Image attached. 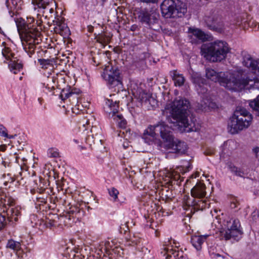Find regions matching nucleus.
I'll use <instances>...</instances> for the list:
<instances>
[{"label": "nucleus", "instance_id": "nucleus-38", "mask_svg": "<svg viewBox=\"0 0 259 259\" xmlns=\"http://www.w3.org/2000/svg\"><path fill=\"white\" fill-rule=\"evenodd\" d=\"M6 225L5 216L0 214V231L2 230Z\"/></svg>", "mask_w": 259, "mask_h": 259}, {"label": "nucleus", "instance_id": "nucleus-44", "mask_svg": "<svg viewBox=\"0 0 259 259\" xmlns=\"http://www.w3.org/2000/svg\"><path fill=\"white\" fill-rule=\"evenodd\" d=\"M105 39L106 38L102 35L99 36L98 40L100 41L101 42H105Z\"/></svg>", "mask_w": 259, "mask_h": 259}, {"label": "nucleus", "instance_id": "nucleus-21", "mask_svg": "<svg viewBox=\"0 0 259 259\" xmlns=\"http://www.w3.org/2000/svg\"><path fill=\"white\" fill-rule=\"evenodd\" d=\"M83 211L77 206H72L68 212V214L66 215V219L71 220L72 219L77 218L79 219L83 215Z\"/></svg>", "mask_w": 259, "mask_h": 259}, {"label": "nucleus", "instance_id": "nucleus-29", "mask_svg": "<svg viewBox=\"0 0 259 259\" xmlns=\"http://www.w3.org/2000/svg\"><path fill=\"white\" fill-rule=\"evenodd\" d=\"M6 247L17 251L21 249V243L20 242L16 241L13 239L8 240Z\"/></svg>", "mask_w": 259, "mask_h": 259}, {"label": "nucleus", "instance_id": "nucleus-26", "mask_svg": "<svg viewBox=\"0 0 259 259\" xmlns=\"http://www.w3.org/2000/svg\"><path fill=\"white\" fill-rule=\"evenodd\" d=\"M171 74L172 79L176 85L181 87L184 84L185 79L182 74H179L176 70L172 71Z\"/></svg>", "mask_w": 259, "mask_h": 259}, {"label": "nucleus", "instance_id": "nucleus-35", "mask_svg": "<svg viewBox=\"0 0 259 259\" xmlns=\"http://www.w3.org/2000/svg\"><path fill=\"white\" fill-rule=\"evenodd\" d=\"M48 155L50 157H58L59 155L58 151L54 148H50L48 151Z\"/></svg>", "mask_w": 259, "mask_h": 259}, {"label": "nucleus", "instance_id": "nucleus-13", "mask_svg": "<svg viewBox=\"0 0 259 259\" xmlns=\"http://www.w3.org/2000/svg\"><path fill=\"white\" fill-rule=\"evenodd\" d=\"M243 56V61L242 63L243 65L247 67L251 68L252 72H246L245 70H243L247 74H249L251 77L254 78L255 79L259 81V78L256 76H259V61L253 60L251 56L246 53H242ZM242 70V69H241ZM251 89H259L258 88H255L252 87L249 89H246V90H249Z\"/></svg>", "mask_w": 259, "mask_h": 259}, {"label": "nucleus", "instance_id": "nucleus-37", "mask_svg": "<svg viewBox=\"0 0 259 259\" xmlns=\"http://www.w3.org/2000/svg\"><path fill=\"white\" fill-rule=\"evenodd\" d=\"M137 248L139 251L143 252L144 254H147L150 252V250L148 248L145 246L141 247L140 244L137 247Z\"/></svg>", "mask_w": 259, "mask_h": 259}, {"label": "nucleus", "instance_id": "nucleus-27", "mask_svg": "<svg viewBox=\"0 0 259 259\" xmlns=\"http://www.w3.org/2000/svg\"><path fill=\"white\" fill-rule=\"evenodd\" d=\"M141 239L138 236L134 235L130 236L128 238H126L125 241V245L127 246H134L137 245V247L140 245Z\"/></svg>", "mask_w": 259, "mask_h": 259}, {"label": "nucleus", "instance_id": "nucleus-4", "mask_svg": "<svg viewBox=\"0 0 259 259\" xmlns=\"http://www.w3.org/2000/svg\"><path fill=\"white\" fill-rule=\"evenodd\" d=\"M32 18H27L26 22L24 20L16 22L18 32L21 40L24 50L31 57L34 54L35 46L39 43L38 31L31 28V23L34 22Z\"/></svg>", "mask_w": 259, "mask_h": 259}, {"label": "nucleus", "instance_id": "nucleus-51", "mask_svg": "<svg viewBox=\"0 0 259 259\" xmlns=\"http://www.w3.org/2000/svg\"><path fill=\"white\" fill-rule=\"evenodd\" d=\"M49 225H50V226H49L50 227L53 226V222H51V223H50L49 224Z\"/></svg>", "mask_w": 259, "mask_h": 259}, {"label": "nucleus", "instance_id": "nucleus-52", "mask_svg": "<svg viewBox=\"0 0 259 259\" xmlns=\"http://www.w3.org/2000/svg\"><path fill=\"white\" fill-rule=\"evenodd\" d=\"M177 177L175 178V179H178L180 177V176L179 175H176Z\"/></svg>", "mask_w": 259, "mask_h": 259}, {"label": "nucleus", "instance_id": "nucleus-19", "mask_svg": "<svg viewBox=\"0 0 259 259\" xmlns=\"http://www.w3.org/2000/svg\"><path fill=\"white\" fill-rule=\"evenodd\" d=\"M105 245L104 250L106 251V253H103L101 250H99L97 252V257H99L100 259H112V257L110 256L111 251L115 253H119V249H121L120 247L114 246L113 242H111V244L109 242L106 243Z\"/></svg>", "mask_w": 259, "mask_h": 259}, {"label": "nucleus", "instance_id": "nucleus-7", "mask_svg": "<svg viewBox=\"0 0 259 259\" xmlns=\"http://www.w3.org/2000/svg\"><path fill=\"white\" fill-rule=\"evenodd\" d=\"M202 51L204 56L210 57L213 62H220L226 58L230 48L226 42L217 40L204 46Z\"/></svg>", "mask_w": 259, "mask_h": 259}, {"label": "nucleus", "instance_id": "nucleus-17", "mask_svg": "<svg viewBox=\"0 0 259 259\" xmlns=\"http://www.w3.org/2000/svg\"><path fill=\"white\" fill-rule=\"evenodd\" d=\"M205 21L210 30L221 32L224 29L221 18L217 15L206 16Z\"/></svg>", "mask_w": 259, "mask_h": 259}, {"label": "nucleus", "instance_id": "nucleus-3", "mask_svg": "<svg viewBox=\"0 0 259 259\" xmlns=\"http://www.w3.org/2000/svg\"><path fill=\"white\" fill-rule=\"evenodd\" d=\"M189 106L188 100L181 98L176 99L171 104L170 114L178 125L183 128V131L185 132H196L199 130L198 125H196L192 120L189 121L187 118Z\"/></svg>", "mask_w": 259, "mask_h": 259}, {"label": "nucleus", "instance_id": "nucleus-56", "mask_svg": "<svg viewBox=\"0 0 259 259\" xmlns=\"http://www.w3.org/2000/svg\"><path fill=\"white\" fill-rule=\"evenodd\" d=\"M5 176H6L5 174H3V178H5Z\"/></svg>", "mask_w": 259, "mask_h": 259}, {"label": "nucleus", "instance_id": "nucleus-54", "mask_svg": "<svg viewBox=\"0 0 259 259\" xmlns=\"http://www.w3.org/2000/svg\"><path fill=\"white\" fill-rule=\"evenodd\" d=\"M115 96V94H113V95H110L111 97H114Z\"/></svg>", "mask_w": 259, "mask_h": 259}, {"label": "nucleus", "instance_id": "nucleus-57", "mask_svg": "<svg viewBox=\"0 0 259 259\" xmlns=\"http://www.w3.org/2000/svg\"><path fill=\"white\" fill-rule=\"evenodd\" d=\"M215 255L217 256H220V254H216Z\"/></svg>", "mask_w": 259, "mask_h": 259}, {"label": "nucleus", "instance_id": "nucleus-18", "mask_svg": "<svg viewBox=\"0 0 259 259\" xmlns=\"http://www.w3.org/2000/svg\"><path fill=\"white\" fill-rule=\"evenodd\" d=\"M205 21L210 30L221 32L224 29L221 18L217 15L206 16Z\"/></svg>", "mask_w": 259, "mask_h": 259}, {"label": "nucleus", "instance_id": "nucleus-60", "mask_svg": "<svg viewBox=\"0 0 259 259\" xmlns=\"http://www.w3.org/2000/svg\"><path fill=\"white\" fill-rule=\"evenodd\" d=\"M215 218H216V219L217 220L218 219V216H216Z\"/></svg>", "mask_w": 259, "mask_h": 259}, {"label": "nucleus", "instance_id": "nucleus-40", "mask_svg": "<svg viewBox=\"0 0 259 259\" xmlns=\"http://www.w3.org/2000/svg\"><path fill=\"white\" fill-rule=\"evenodd\" d=\"M233 170L237 176L243 177L244 175V172L237 167H234Z\"/></svg>", "mask_w": 259, "mask_h": 259}, {"label": "nucleus", "instance_id": "nucleus-25", "mask_svg": "<svg viewBox=\"0 0 259 259\" xmlns=\"http://www.w3.org/2000/svg\"><path fill=\"white\" fill-rule=\"evenodd\" d=\"M54 0H32V3L34 6H36L37 8L44 10L47 7L50 5L54 6Z\"/></svg>", "mask_w": 259, "mask_h": 259}, {"label": "nucleus", "instance_id": "nucleus-15", "mask_svg": "<svg viewBox=\"0 0 259 259\" xmlns=\"http://www.w3.org/2000/svg\"><path fill=\"white\" fill-rule=\"evenodd\" d=\"M138 14L139 20L149 27L158 22L159 15L154 11H148L147 9L141 10Z\"/></svg>", "mask_w": 259, "mask_h": 259}, {"label": "nucleus", "instance_id": "nucleus-6", "mask_svg": "<svg viewBox=\"0 0 259 259\" xmlns=\"http://www.w3.org/2000/svg\"><path fill=\"white\" fill-rule=\"evenodd\" d=\"M252 120L251 114L245 108L237 107L228 123V130L232 134L247 128Z\"/></svg>", "mask_w": 259, "mask_h": 259}, {"label": "nucleus", "instance_id": "nucleus-42", "mask_svg": "<svg viewBox=\"0 0 259 259\" xmlns=\"http://www.w3.org/2000/svg\"><path fill=\"white\" fill-rule=\"evenodd\" d=\"M10 162H7V161H5L3 160H2V165L5 167V168H6L7 167H9L10 166Z\"/></svg>", "mask_w": 259, "mask_h": 259}, {"label": "nucleus", "instance_id": "nucleus-30", "mask_svg": "<svg viewBox=\"0 0 259 259\" xmlns=\"http://www.w3.org/2000/svg\"><path fill=\"white\" fill-rule=\"evenodd\" d=\"M191 78L193 82L197 84L199 88H201V84H203L205 81L204 79L202 78L201 76L197 73H193Z\"/></svg>", "mask_w": 259, "mask_h": 259}, {"label": "nucleus", "instance_id": "nucleus-24", "mask_svg": "<svg viewBox=\"0 0 259 259\" xmlns=\"http://www.w3.org/2000/svg\"><path fill=\"white\" fill-rule=\"evenodd\" d=\"M133 94L138 98L142 102H149L151 103V100L154 101V99L151 97V95L143 90H139L133 93Z\"/></svg>", "mask_w": 259, "mask_h": 259}, {"label": "nucleus", "instance_id": "nucleus-61", "mask_svg": "<svg viewBox=\"0 0 259 259\" xmlns=\"http://www.w3.org/2000/svg\"><path fill=\"white\" fill-rule=\"evenodd\" d=\"M102 1H103V2H105V1H106V0H102Z\"/></svg>", "mask_w": 259, "mask_h": 259}, {"label": "nucleus", "instance_id": "nucleus-41", "mask_svg": "<svg viewBox=\"0 0 259 259\" xmlns=\"http://www.w3.org/2000/svg\"><path fill=\"white\" fill-rule=\"evenodd\" d=\"M0 134L5 137H8V134L6 132L5 127L0 125Z\"/></svg>", "mask_w": 259, "mask_h": 259}, {"label": "nucleus", "instance_id": "nucleus-39", "mask_svg": "<svg viewBox=\"0 0 259 259\" xmlns=\"http://www.w3.org/2000/svg\"><path fill=\"white\" fill-rule=\"evenodd\" d=\"M14 202V201L13 199L8 197L4 200V205L11 206L13 205Z\"/></svg>", "mask_w": 259, "mask_h": 259}, {"label": "nucleus", "instance_id": "nucleus-10", "mask_svg": "<svg viewBox=\"0 0 259 259\" xmlns=\"http://www.w3.org/2000/svg\"><path fill=\"white\" fill-rule=\"evenodd\" d=\"M95 121V117L92 115H89L87 118H84L80 122L79 126V128L81 130H84L83 128L85 125L92 126L91 132L93 134L88 135L85 138V143L90 146L91 149L99 148L102 145L103 141L100 138V129L94 126L93 124Z\"/></svg>", "mask_w": 259, "mask_h": 259}, {"label": "nucleus", "instance_id": "nucleus-20", "mask_svg": "<svg viewBox=\"0 0 259 259\" xmlns=\"http://www.w3.org/2000/svg\"><path fill=\"white\" fill-rule=\"evenodd\" d=\"M168 240L167 242H165L163 247L162 248L163 251H161L162 253H163V255H167L166 259H169V257L171 258L172 256L177 259L179 258V256L183 257V255H180V252L177 250L176 248H173V246L171 245V243Z\"/></svg>", "mask_w": 259, "mask_h": 259}, {"label": "nucleus", "instance_id": "nucleus-33", "mask_svg": "<svg viewBox=\"0 0 259 259\" xmlns=\"http://www.w3.org/2000/svg\"><path fill=\"white\" fill-rule=\"evenodd\" d=\"M108 191L110 196L113 198L114 201H116L118 198V195L119 194L118 191L115 188H112L109 189Z\"/></svg>", "mask_w": 259, "mask_h": 259}, {"label": "nucleus", "instance_id": "nucleus-12", "mask_svg": "<svg viewBox=\"0 0 259 259\" xmlns=\"http://www.w3.org/2000/svg\"><path fill=\"white\" fill-rule=\"evenodd\" d=\"M118 103L119 101L116 100L114 101L113 99H107L104 108L106 112L108 114L109 118H113L119 127L124 128L126 121L122 115L118 112Z\"/></svg>", "mask_w": 259, "mask_h": 259}, {"label": "nucleus", "instance_id": "nucleus-59", "mask_svg": "<svg viewBox=\"0 0 259 259\" xmlns=\"http://www.w3.org/2000/svg\"><path fill=\"white\" fill-rule=\"evenodd\" d=\"M122 134H123V135L124 134V131L122 132Z\"/></svg>", "mask_w": 259, "mask_h": 259}, {"label": "nucleus", "instance_id": "nucleus-28", "mask_svg": "<svg viewBox=\"0 0 259 259\" xmlns=\"http://www.w3.org/2000/svg\"><path fill=\"white\" fill-rule=\"evenodd\" d=\"M60 97L62 100H65V99L70 97H72L73 99H78V97H77L76 95H75V92H73L72 90H70V89L62 90Z\"/></svg>", "mask_w": 259, "mask_h": 259}, {"label": "nucleus", "instance_id": "nucleus-48", "mask_svg": "<svg viewBox=\"0 0 259 259\" xmlns=\"http://www.w3.org/2000/svg\"><path fill=\"white\" fill-rule=\"evenodd\" d=\"M125 132H126V134H125V135L124 136V138H125L126 139H127V138H128V135H127V134H128V132L126 130V131H125Z\"/></svg>", "mask_w": 259, "mask_h": 259}, {"label": "nucleus", "instance_id": "nucleus-1", "mask_svg": "<svg viewBox=\"0 0 259 259\" xmlns=\"http://www.w3.org/2000/svg\"><path fill=\"white\" fill-rule=\"evenodd\" d=\"M205 76L214 82L220 84L229 90H242L252 87L259 88V81L250 77L242 70H237L232 73L230 72H217L214 69L207 68Z\"/></svg>", "mask_w": 259, "mask_h": 259}, {"label": "nucleus", "instance_id": "nucleus-32", "mask_svg": "<svg viewBox=\"0 0 259 259\" xmlns=\"http://www.w3.org/2000/svg\"><path fill=\"white\" fill-rule=\"evenodd\" d=\"M46 8L42 12L43 16H45V17L47 18L49 14H52L54 12V9H55L57 7V5L56 2L54 1V6H51L49 5V6H46Z\"/></svg>", "mask_w": 259, "mask_h": 259}, {"label": "nucleus", "instance_id": "nucleus-22", "mask_svg": "<svg viewBox=\"0 0 259 259\" xmlns=\"http://www.w3.org/2000/svg\"><path fill=\"white\" fill-rule=\"evenodd\" d=\"M8 219L9 222H17L21 216L20 207L8 208L7 210Z\"/></svg>", "mask_w": 259, "mask_h": 259}, {"label": "nucleus", "instance_id": "nucleus-43", "mask_svg": "<svg viewBox=\"0 0 259 259\" xmlns=\"http://www.w3.org/2000/svg\"><path fill=\"white\" fill-rule=\"evenodd\" d=\"M141 2L147 3H155L157 0H140Z\"/></svg>", "mask_w": 259, "mask_h": 259}, {"label": "nucleus", "instance_id": "nucleus-31", "mask_svg": "<svg viewBox=\"0 0 259 259\" xmlns=\"http://www.w3.org/2000/svg\"><path fill=\"white\" fill-rule=\"evenodd\" d=\"M249 105L252 110L255 111L257 115L259 116V95L255 99L250 101Z\"/></svg>", "mask_w": 259, "mask_h": 259}, {"label": "nucleus", "instance_id": "nucleus-5", "mask_svg": "<svg viewBox=\"0 0 259 259\" xmlns=\"http://www.w3.org/2000/svg\"><path fill=\"white\" fill-rule=\"evenodd\" d=\"M206 187L204 184L197 183L191 189V196L185 195L183 197L184 209L191 208L192 211L194 210H203L207 205L208 203L205 198L206 195Z\"/></svg>", "mask_w": 259, "mask_h": 259}, {"label": "nucleus", "instance_id": "nucleus-46", "mask_svg": "<svg viewBox=\"0 0 259 259\" xmlns=\"http://www.w3.org/2000/svg\"><path fill=\"white\" fill-rule=\"evenodd\" d=\"M122 146L125 149L128 148V147L130 146V144L128 142L126 141L123 142Z\"/></svg>", "mask_w": 259, "mask_h": 259}, {"label": "nucleus", "instance_id": "nucleus-14", "mask_svg": "<svg viewBox=\"0 0 259 259\" xmlns=\"http://www.w3.org/2000/svg\"><path fill=\"white\" fill-rule=\"evenodd\" d=\"M2 54L6 59L10 60L8 65L11 72L16 74L17 71H19L22 68L23 65L21 61L15 57V54L9 48L5 47L2 50Z\"/></svg>", "mask_w": 259, "mask_h": 259}, {"label": "nucleus", "instance_id": "nucleus-36", "mask_svg": "<svg viewBox=\"0 0 259 259\" xmlns=\"http://www.w3.org/2000/svg\"><path fill=\"white\" fill-rule=\"evenodd\" d=\"M69 257H72L73 259H83L81 257V254L80 252L73 250H71L70 252L69 253Z\"/></svg>", "mask_w": 259, "mask_h": 259}, {"label": "nucleus", "instance_id": "nucleus-53", "mask_svg": "<svg viewBox=\"0 0 259 259\" xmlns=\"http://www.w3.org/2000/svg\"><path fill=\"white\" fill-rule=\"evenodd\" d=\"M214 212L215 213H217V212H218L217 209H214Z\"/></svg>", "mask_w": 259, "mask_h": 259}, {"label": "nucleus", "instance_id": "nucleus-9", "mask_svg": "<svg viewBox=\"0 0 259 259\" xmlns=\"http://www.w3.org/2000/svg\"><path fill=\"white\" fill-rule=\"evenodd\" d=\"M160 8L162 15L165 18H181L187 12L185 4L179 0H164Z\"/></svg>", "mask_w": 259, "mask_h": 259}, {"label": "nucleus", "instance_id": "nucleus-16", "mask_svg": "<svg viewBox=\"0 0 259 259\" xmlns=\"http://www.w3.org/2000/svg\"><path fill=\"white\" fill-rule=\"evenodd\" d=\"M208 35L198 28L189 29V37L192 44H198L208 40Z\"/></svg>", "mask_w": 259, "mask_h": 259}, {"label": "nucleus", "instance_id": "nucleus-23", "mask_svg": "<svg viewBox=\"0 0 259 259\" xmlns=\"http://www.w3.org/2000/svg\"><path fill=\"white\" fill-rule=\"evenodd\" d=\"M207 236V235L193 236L191 238V243L197 250H199L201 249V245Z\"/></svg>", "mask_w": 259, "mask_h": 259}, {"label": "nucleus", "instance_id": "nucleus-47", "mask_svg": "<svg viewBox=\"0 0 259 259\" xmlns=\"http://www.w3.org/2000/svg\"><path fill=\"white\" fill-rule=\"evenodd\" d=\"M136 27H137V26H132L131 27V30H132V31H135V29H136Z\"/></svg>", "mask_w": 259, "mask_h": 259}, {"label": "nucleus", "instance_id": "nucleus-2", "mask_svg": "<svg viewBox=\"0 0 259 259\" xmlns=\"http://www.w3.org/2000/svg\"><path fill=\"white\" fill-rule=\"evenodd\" d=\"M144 134L145 138H147V136H149L152 138L151 140L156 139L159 135L164 142V148L170 150V152L183 154L187 149L185 142L174 140L171 128L164 122H159L154 126H149Z\"/></svg>", "mask_w": 259, "mask_h": 259}, {"label": "nucleus", "instance_id": "nucleus-45", "mask_svg": "<svg viewBox=\"0 0 259 259\" xmlns=\"http://www.w3.org/2000/svg\"><path fill=\"white\" fill-rule=\"evenodd\" d=\"M214 153V150H207L205 152V154L206 155H211Z\"/></svg>", "mask_w": 259, "mask_h": 259}, {"label": "nucleus", "instance_id": "nucleus-55", "mask_svg": "<svg viewBox=\"0 0 259 259\" xmlns=\"http://www.w3.org/2000/svg\"><path fill=\"white\" fill-rule=\"evenodd\" d=\"M202 90H203V91H201V92H202V93H204V92H205V90L203 89H202Z\"/></svg>", "mask_w": 259, "mask_h": 259}, {"label": "nucleus", "instance_id": "nucleus-11", "mask_svg": "<svg viewBox=\"0 0 259 259\" xmlns=\"http://www.w3.org/2000/svg\"><path fill=\"white\" fill-rule=\"evenodd\" d=\"M102 77L106 80L110 86L111 88H115L114 92L118 93L120 91L125 92L123 88V85L120 77L119 70L117 67H113L109 64L106 65L103 69Z\"/></svg>", "mask_w": 259, "mask_h": 259}, {"label": "nucleus", "instance_id": "nucleus-58", "mask_svg": "<svg viewBox=\"0 0 259 259\" xmlns=\"http://www.w3.org/2000/svg\"><path fill=\"white\" fill-rule=\"evenodd\" d=\"M119 135L122 136V135H121V132H120V133L119 134Z\"/></svg>", "mask_w": 259, "mask_h": 259}, {"label": "nucleus", "instance_id": "nucleus-50", "mask_svg": "<svg viewBox=\"0 0 259 259\" xmlns=\"http://www.w3.org/2000/svg\"><path fill=\"white\" fill-rule=\"evenodd\" d=\"M0 150L4 151L5 149L2 146H1L0 147Z\"/></svg>", "mask_w": 259, "mask_h": 259}, {"label": "nucleus", "instance_id": "nucleus-8", "mask_svg": "<svg viewBox=\"0 0 259 259\" xmlns=\"http://www.w3.org/2000/svg\"><path fill=\"white\" fill-rule=\"evenodd\" d=\"M242 234L239 221L230 218L224 221L223 226L219 231L220 239L225 240L233 239L238 241L241 238Z\"/></svg>", "mask_w": 259, "mask_h": 259}, {"label": "nucleus", "instance_id": "nucleus-34", "mask_svg": "<svg viewBox=\"0 0 259 259\" xmlns=\"http://www.w3.org/2000/svg\"><path fill=\"white\" fill-rule=\"evenodd\" d=\"M38 62L42 68H47V66L51 64V61L49 59H39Z\"/></svg>", "mask_w": 259, "mask_h": 259}, {"label": "nucleus", "instance_id": "nucleus-49", "mask_svg": "<svg viewBox=\"0 0 259 259\" xmlns=\"http://www.w3.org/2000/svg\"><path fill=\"white\" fill-rule=\"evenodd\" d=\"M14 137L13 136H9L8 135V137H7L8 138H9V139H12Z\"/></svg>", "mask_w": 259, "mask_h": 259}]
</instances>
